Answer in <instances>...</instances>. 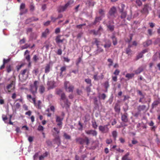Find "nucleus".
Wrapping results in <instances>:
<instances>
[{
	"mask_svg": "<svg viewBox=\"0 0 160 160\" xmlns=\"http://www.w3.org/2000/svg\"><path fill=\"white\" fill-rule=\"evenodd\" d=\"M152 41L151 40H148L146 42L143 43V46L144 47L148 46L152 44Z\"/></svg>",
	"mask_w": 160,
	"mask_h": 160,
	"instance_id": "nucleus-33",
	"label": "nucleus"
},
{
	"mask_svg": "<svg viewBox=\"0 0 160 160\" xmlns=\"http://www.w3.org/2000/svg\"><path fill=\"white\" fill-rule=\"evenodd\" d=\"M160 103V100H156L153 102L152 105V108L153 109Z\"/></svg>",
	"mask_w": 160,
	"mask_h": 160,
	"instance_id": "nucleus-26",
	"label": "nucleus"
},
{
	"mask_svg": "<svg viewBox=\"0 0 160 160\" xmlns=\"http://www.w3.org/2000/svg\"><path fill=\"white\" fill-rule=\"evenodd\" d=\"M29 53L30 52L28 50H26L25 51L24 54V55H25L27 53L28 54V55L25 56V59L27 60V62L29 63V65H30L31 64L30 56L29 55Z\"/></svg>",
	"mask_w": 160,
	"mask_h": 160,
	"instance_id": "nucleus-16",
	"label": "nucleus"
},
{
	"mask_svg": "<svg viewBox=\"0 0 160 160\" xmlns=\"http://www.w3.org/2000/svg\"><path fill=\"white\" fill-rule=\"evenodd\" d=\"M112 134L114 140L116 141L118 134L117 131H113L112 132Z\"/></svg>",
	"mask_w": 160,
	"mask_h": 160,
	"instance_id": "nucleus-37",
	"label": "nucleus"
},
{
	"mask_svg": "<svg viewBox=\"0 0 160 160\" xmlns=\"http://www.w3.org/2000/svg\"><path fill=\"white\" fill-rule=\"evenodd\" d=\"M76 142L81 145L86 144L88 146L89 143V140L88 137H86L84 138H78L76 139Z\"/></svg>",
	"mask_w": 160,
	"mask_h": 160,
	"instance_id": "nucleus-4",
	"label": "nucleus"
},
{
	"mask_svg": "<svg viewBox=\"0 0 160 160\" xmlns=\"http://www.w3.org/2000/svg\"><path fill=\"white\" fill-rule=\"evenodd\" d=\"M91 1L92 0H87V1L86 2V5H88L89 7L91 6L93 7L95 4V2Z\"/></svg>",
	"mask_w": 160,
	"mask_h": 160,
	"instance_id": "nucleus-21",
	"label": "nucleus"
},
{
	"mask_svg": "<svg viewBox=\"0 0 160 160\" xmlns=\"http://www.w3.org/2000/svg\"><path fill=\"white\" fill-rule=\"evenodd\" d=\"M109 125V123H108L107 124L103 126L100 125L99 127V130L102 133H108L109 131V128L108 127Z\"/></svg>",
	"mask_w": 160,
	"mask_h": 160,
	"instance_id": "nucleus-5",
	"label": "nucleus"
},
{
	"mask_svg": "<svg viewBox=\"0 0 160 160\" xmlns=\"http://www.w3.org/2000/svg\"><path fill=\"white\" fill-rule=\"evenodd\" d=\"M131 52V50L129 48H128L126 50V53L127 54L129 55Z\"/></svg>",
	"mask_w": 160,
	"mask_h": 160,
	"instance_id": "nucleus-62",
	"label": "nucleus"
},
{
	"mask_svg": "<svg viewBox=\"0 0 160 160\" xmlns=\"http://www.w3.org/2000/svg\"><path fill=\"white\" fill-rule=\"evenodd\" d=\"M85 82L88 84L90 86H91L92 84L91 83V80L89 78L85 79Z\"/></svg>",
	"mask_w": 160,
	"mask_h": 160,
	"instance_id": "nucleus-41",
	"label": "nucleus"
},
{
	"mask_svg": "<svg viewBox=\"0 0 160 160\" xmlns=\"http://www.w3.org/2000/svg\"><path fill=\"white\" fill-rule=\"evenodd\" d=\"M49 33V30L48 28H47L45 31L42 32V37L46 38L48 35Z\"/></svg>",
	"mask_w": 160,
	"mask_h": 160,
	"instance_id": "nucleus-22",
	"label": "nucleus"
},
{
	"mask_svg": "<svg viewBox=\"0 0 160 160\" xmlns=\"http://www.w3.org/2000/svg\"><path fill=\"white\" fill-rule=\"evenodd\" d=\"M61 36L60 35H58L57 36L55 40L56 42L57 43H58L60 42H62L65 39L63 38L62 39H60V38Z\"/></svg>",
	"mask_w": 160,
	"mask_h": 160,
	"instance_id": "nucleus-24",
	"label": "nucleus"
},
{
	"mask_svg": "<svg viewBox=\"0 0 160 160\" xmlns=\"http://www.w3.org/2000/svg\"><path fill=\"white\" fill-rule=\"evenodd\" d=\"M117 12L116 8L115 7L113 6L110 9L108 12L109 15L111 17H112L113 18L116 17L115 14Z\"/></svg>",
	"mask_w": 160,
	"mask_h": 160,
	"instance_id": "nucleus-7",
	"label": "nucleus"
},
{
	"mask_svg": "<svg viewBox=\"0 0 160 160\" xmlns=\"http://www.w3.org/2000/svg\"><path fill=\"white\" fill-rule=\"evenodd\" d=\"M102 20V18L101 17H96L95 18V21L93 22V24L96 25L98 22H99Z\"/></svg>",
	"mask_w": 160,
	"mask_h": 160,
	"instance_id": "nucleus-34",
	"label": "nucleus"
},
{
	"mask_svg": "<svg viewBox=\"0 0 160 160\" xmlns=\"http://www.w3.org/2000/svg\"><path fill=\"white\" fill-rule=\"evenodd\" d=\"M112 39L113 44L114 45H116L117 43V40L115 37L113 35L111 37Z\"/></svg>",
	"mask_w": 160,
	"mask_h": 160,
	"instance_id": "nucleus-31",
	"label": "nucleus"
},
{
	"mask_svg": "<svg viewBox=\"0 0 160 160\" xmlns=\"http://www.w3.org/2000/svg\"><path fill=\"white\" fill-rule=\"evenodd\" d=\"M149 8V4H146L144 5L143 8L141 10V12L142 14H148L149 13L148 8Z\"/></svg>",
	"mask_w": 160,
	"mask_h": 160,
	"instance_id": "nucleus-11",
	"label": "nucleus"
},
{
	"mask_svg": "<svg viewBox=\"0 0 160 160\" xmlns=\"http://www.w3.org/2000/svg\"><path fill=\"white\" fill-rule=\"evenodd\" d=\"M60 71H61V72H60V76H61L62 75V72H63L66 71V67H65V66H63V67H62L60 68Z\"/></svg>",
	"mask_w": 160,
	"mask_h": 160,
	"instance_id": "nucleus-39",
	"label": "nucleus"
},
{
	"mask_svg": "<svg viewBox=\"0 0 160 160\" xmlns=\"http://www.w3.org/2000/svg\"><path fill=\"white\" fill-rule=\"evenodd\" d=\"M68 7L66 6V4L64 6H61L59 8L58 11L59 12H63Z\"/></svg>",
	"mask_w": 160,
	"mask_h": 160,
	"instance_id": "nucleus-23",
	"label": "nucleus"
},
{
	"mask_svg": "<svg viewBox=\"0 0 160 160\" xmlns=\"http://www.w3.org/2000/svg\"><path fill=\"white\" fill-rule=\"evenodd\" d=\"M107 27L109 28L111 31H112L114 30V26L113 25H111L110 24V22H109V24L107 25Z\"/></svg>",
	"mask_w": 160,
	"mask_h": 160,
	"instance_id": "nucleus-36",
	"label": "nucleus"
},
{
	"mask_svg": "<svg viewBox=\"0 0 160 160\" xmlns=\"http://www.w3.org/2000/svg\"><path fill=\"white\" fill-rule=\"evenodd\" d=\"M44 128L41 125H39L38 127V130L39 131H42L43 130Z\"/></svg>",
	"mask_w": 160,
	"mask_h": 160,
	"instance_id": "nucleus-61",
	"label": "nucleus"
},
{
	"mask_svg": "<svg viewBox=\"0 0 160 160\" xmlns=\"http://www.w3.org/2000/svg\"><path fill=\"white\" fill-rule=\"evenodd\" d=\"M120 101L118 100L115 104L114 107V109L115 112L118 113H119L121 110L120 105Z\"/></svg>",
	"mask_w": 160,
	"mask_h": 160,
	"instance_id": "nucleus-10",
	"label": "nucleus"
},
{
	"mask_svg": "<svg viewBox=\"0 0 160 160\" xmlns=\"http://www.w3.org/2000/svg\"><path fill=\"white\" fill-rule=\"evenodd\" d=\"M25 4H24L23 3H22L21 4V5H20V9L21 10V12L20 13V14L21 15H22L23 14L27 12L28 11L27 9H26L24 12L23 11V10H22V9H24L25 8Z\"/></svg>",
	"mask_w": 160,
	"mask_h": 160,
	"instance_id": "nucleus-19",
	"label": "nucleus"
},
{
	"mask_svg": "<svg viewBox=\"0 0 160 160\" xmlns=\"http://www.w3.org/2000/svg\"><path fill=\"white\" fill-rule=\"evenodd\" d=\"M32 59L35 62H37V61L39 59V58L38 57V56L37 55H35L33 56Z\"/></svg>",
	"mask_w": 160,
	"mask_h": 160,
	"instance_id": "nucleus-47",
	"label": "nucleus"
},
{
	"mask_svg": "<svg viewBox=\"0 0 160 160\" xmlns=\"http://www.w3.org/2000/svg\"><path fill=\"white\" fill-rule=\"evenodd\" d=\"M39 82L38 81H34L33 84H31L30 85L29 91L34 97L37 92V90Z\"/></svg>",
	"mask_w": 160,
	"mask_h": 160,
	"instance_id": "nucleus-3",
	"label": "nucleus"
},
{
	"mask_svg": "<svg viewBox=\"0 0 160 160\" xmlns=\"http://www.w3.org/2000/svg\"><path fill=\"white\" fill-rule=\"evenodd\" d=\"M111 45V43L109 40H108L104 45V47L105 48H109Z\"/></svg>",
	"mask_w": 160,
	"mask_h": 160,
	"instance_id": "nucleus-30",
	"label": "nucleus"
},
{
	"mask_svg": "<svg viewBox=\"0 0 160 160\" xmlns=\"http://www.w3.org/2000/svg\"><path fill=\"white\" fill-rule=\"evenodd\" d=\"M104 86L105 88L107 89V88L109 87V83L108 81H106L104 83Z\"/></svg>",
	"mask_w": 160,
	"mask_h": 160,
	"instance_id": "nucleus-53",
	"label": "nucleus"
},
{
	"mask_svg": "<svg viewBox=\"0 0 160 160\" xmlns=\"http://www.w3.org/2000/svg\"><path fill=\"white\" fill-rule=\"evenodd\" d=\"M54 138L53 139V141L55 142L58 146L61 143V141L59 136L54 137Z\"/></svg>",
	"mask_w": 160,
	"mask_h": 160,
	"instance_id": "nucleus-18",
	"label": "nucleus"
},
{
	"mask_svg": "<svg viewBox=\"0 0 160 160\" xmlns=\"http://www.w3.org/2000/svg\"><path fill=\"white\" fill-rule=\"evenodd\" d=\"M136 3L139 6H141L142 4V3L141 0H136Z\"/></svg>",
	"mask_w": 160,
	"mask_h": 160,
	"instance_id": "nucleus-49",
	"label": "nucleus"
},
{
	"mask_svg": "<svg viewBox=\"0 0 160 160\" xmlns=\"http://www.w3.org/2000/svg\"><path fill=\"white\" fill-rule=\"evenodd\" d=\"M143 54L142 52L139 53L137 57V60H138L139 58H142L143 56Z\"/></svg>",
	"mask_w": 160,
	"mask_h": 160,
	"instance_id": "nucleus-57",
	"label": "nucleus"
},
{
	"mask_svg": "<svg viewBox=\"0 0 160 160\" xmlns=\"http://www.w3.org/2000/svg\"><path fill=\"white\" fill-rule=\"evenodd\" d=\"M30 47V45L27 43L25 44L24 46L22 47V49H26Z\"/></svg>",
	"mask_w": 160,
	"mask_h": 160,
	"instance_id": "nucleus-59",
	"label": "nucleus"
},
{
	"mask_svg": "<svg viewBox=\"0 0 160 160\" xmlns=\"http://www.w3.org/2000/svg\"><path fill=\"white\" fill-rule=\"evenodd\" d=\"M52 135L53 137L59 136V134L60 133V130L57 128H54L52 130Z\"/></svg>",
	"mask_w": 160,
	"mask_h": 160,
	"instance_id": "nucleus-15",
	"label": "nucleus"
},
{
	"mask_svg": "<svg viewBox=\"0 0 160 160\" xmlns=\"http://www.w3.org/2000/svg\"><path fill=\"white\" fill-rule=\"evenodd\" d=\"M63 119L61 118L59 116H57L56 117V121L57 122H62Z\"/></svg>",
	"mask_w": 160,
	"mask_h": 160,
	"instance_id": "nucleus-54",
	"label": "nucleus"
},
{
	"mask_svg": "<svg viewBox=\"0 0 160 160\" xmlns=\"http://www.w3.org/2000/svg\"><path fill=\"white\" fill-rule=\"evenodd\" d=\"M29 70L28 69H25L22 70L21 72V74L23 76L27 72L28 73L29 72Z\"/></svg>",
	"mask_w": 160,
	"mask_h": 160,
	"instance_id": "nucleus-38",
	"label": "nucleus"
},
{
	"mask_svg": "<svg viewBox=\"0 0 160 160\" xmlns=\"http://www.w3.org/2000/svg\"><path fill=\"white\" fill-rule=\"evenodd\" d=\"M10 60V58H8V59H3V63L5 64L6 63L9 62Z\"/></svg>",
	"mask_w": 160,
	"mask_h": 160,
	"instance_id": "nucleus-60",
	"label": "nucleus"
},
{
	"mask_svg": "<svg viewBox=\"0 0 160 160\" xmlns=\"http://www.w3.org/2000/svg\"><path fill=\"white\" fill-rule=\"evenodd\" d=\"M137 109L139 112L141 111L146 112L147 110V107L145 105H139L137 108Z\"/></svg>",
	"mask_w": 160,
	"mask_h": 160,
	"instance_id": "nucleus-14",
	"label": "nucleus"
},
{
	"mask_svg": "<svg viewBox=\"0 0 160 160\" xmlns=\"http://www.w3.org/2000/svg\"><path fill=\"white\" fill-rule=\"evenodd\" d=\"M50 64H48L46 65L45 68V72L47 73L50 71Z\"/></svg>",
	"mask_w": 160,
	"mask_h": 160,
	"instance_id": "nucleus-25",
	"label": "nucleus"
},
{
	"mask_svg": "<svg viewBox=\"0 0 160 160\" xmlns=\"http://www.w3.org/2000/svg\"><path fill=\"white\" fill-rule=\"evenodd\" d=\"M39 156L38 152H37L35 153L34 155L33 156V158L34 160H36L38 158Z\"/></svg>",
	"mask_w": 160,
	"mask_h": 160,
	"instance_id": "nucleus-55",
	"label": "nucleus"
},
{
	"mask_svg": "<svg viewBox=\"0 0 160 160\" xmlns=\"http://www.w3.org/2000/svg\"><path fill=\"white\" fill-rule=\"evenodd\" d=\"M33 72H34L36 75H37L39 72L38 69L37 68L33 70Z\"/></svg>",
	"mask_w": 160,
	"mask_h": 160,
	"instance_id": "nucleus-64",
	"label": "nucleus"
},
{
	"mask_svg": "<svg viewBox=\"0 0 160 160\" xmlns=\"http://www.w3.org/2000/svg\"><path fill=\"white\" fill-rule=\"evenodd\" d=\"M121 8L119 9V12H122L124 11V9L125 7V5L123 4H121Z\"/></svg>",
	"mask_w": 160,
	"mask_h": 160,
	"instance_id": "nucleus-46",
	"label": "nucleus"
},
{
	"mask_svg": "<svg viewBox=\"0 0 160 160\" xmlns=\"http://www.w3.org/2000/svg\"><path fill=\"white\" fill-rule=\"evenodd\" d=\"M99 13L101 15H103L105 14L104 11L101 9H99Z\"/></svg>",
	"mask_w": 160,
	"mask_h": 160,
	"instance_id": "nucleus-51",
	"label": "nucleus"
},
{
	"mask_svg": "<svg viewBox=\"0 0 160 160\" xmlns=\"http://www.w3.org/2000/svg\"><path fill=\"white\" fill-rule=\"evenodd\" d=\"M112 142L111 139H107L106 140V143L108 144H111Z\"/></svg>",
	"mask_w": 160,
	"mask_h": 160,
	"instance_id": "nucleus-58",
	"label": "nucleus"
},
{
	"mask_svg": "<svg viewBox=\"0 0 160 160\" xmlns=\"http://www.w3.org/2000/svg\"><path fill=\"white\" fill-rule=\"evenodd\" d=\"M121 13L120 18L122 19H124L126 17L127 15V12L126 11H122V12H120Z\"/></svg>",
	"mask_w": 160,
	"mask_h": 160,
	"instance_id": "nucleus-28",
	"label": "nucleus"
},
{
	"mask_svg": "<svg viewBox=\"0 0 160 160\" xmlns=\"http://www.w3.org/2000/svg\"><path fill=\"white\" fill-rule=\"evenodd\" d=\"M143 68L142 66L139 67L137 70L134 71L135 74H138L142 72L143 70Z\"/></svg>",
	"mask_w": 160,
	"mask_h": 160,
	"instance_id": "nucleus-20",
	"label": "nucleus"
},
{
	"mask_svg": "<svg viewBox=\"0 0 160 160\" xmlns=\"http://www.w3.org/2000/svg\"><path fill=\"white\" fill-rule=\"evenodd\" d=\"M143 98L144 97L140 98L139 100V102L142 103H146V101H142V99H143Z\"/></svg>",
	"mask_w": 160,
	"mask_h": 160,
	"instance_id": "nucleus-63",
	"label": "nucleus"
},
{
	"mask_svg": "<svg viewBox=\"0 0 160 160\" xmlns=\"http://www.w3.org/2000/svg\"><path fill=\"white\" fill-rule=\"evenodd\" d=\"M45 91V88L42 85H40L39 87V91L41 94L43 93Z\"/></svg>",
	"mask_w": 160,
	"mask_h": 160,
	"instance_id": "nucleus-29",
	"label": "nucleus"
},
{
	"mask_svg": "<svg viewBox=\"0 0 160 160\" xmlns=\"http://www.w3.org/2000/svg\"><path fill=\"white\" fill-rule=\"evenodd\" d=\"M15 82L13 81H12L10 84L7 86L6 89L8 90V92H10L14 90L15 89Z\"/></svg>",
	"mask_w": 160,
	"mask_h": 160,
	"instance_id": "nucleus-8",
	"label": "nucleus"
},
{
	"mask_svg": "<svg viewBox=\"0 0 160 160\" xmlns=\"http://www.w3.org/2000/svg\"><path fill=\"white\" fill-rule=\"evenodd\" d=\"M27 98L28 100L31 102L33 103L34 106L38 109L41 108L42 102L40 100H38L37 102H36V98H32L31 95L28 94L27 95Z\"/></svg>",
	"mask_w": 160,
	"mask_h": 160,
	"instance_id": "nucleus-1",
	"label": "nucleus"
},
{
	"mask_svg": "<svg viewBox=\"0 0 160 160\" xmlns=\"http://www.w3.org/2000/svg\"><path fill=\"white\" fill-rule=\"evenodd\" d=\"M106 97V96L104 93H102L99 95V98L100 99H102L103 100H104L105 99Z\"/></svg>",
	"mask_w": 160,
	"mask_h": 160,
	"instance_id": "nucleus-45",
	"label": "nucleus"
},
{
	"mask_svg": "<svg viewBox=\"0 0 160 160\" xmlns=\"http://www.w3.org/2000/svg\"><path fill=\"white\" fill-rule=\"evenodd\" d=\"M92 126L94 129H96L98 127V125L97 124L96 122L95 121H92Z\"/></svg>",
	"mask_w": 160,
	"mask_h": 160,
	"instance_id": "nucleus-44",
	"label": "nucleus"
},
{
	"mask_svg": "<svg viewBox=\"0 0 160 160\" xmlns=\"http://www.w3.org/2000/svg\"><path fill=\"white\" fill-rule=\"evenodd\" d=\"M48 155V153L47 152H46L44 153L42 155L40 156L39 157V160H42L44 159L45 157L47 156Z\"/></svg>",
	"mask_w": 160,
	"mask_h": 160,
	"instance_id": "nucleus-35",
	"label": "nucleus"
},
{
	"mask_svg": "<svg viewBox=\"0 0 160 160\" xmlns=\"http://www.w3.org/2000/svg\"><path fill=\"white\" fill-rule=\"evenodd\" d=\"M86 25V23H83L81 24L77 25L76 26V28H81L82 27Z\"/></svg>",
	"mask_w": 160,
	"mask_h": 160,
	"instance_id": "nucleus-56",
	"label": "nucleus"
},
{
	"mask_svg": "<svg viewBox=\"0 0 160 160\" xmlns=\"http://www.w3.org/2000/svg\"><path fill=\"white\" fill-rule=\"evenodd\" d=\"M128 114L127 113H125L122 115L121 119L122 121L125 122H127L128 121Z\"/></svg>",
	"mask_w": 160,
	"mask_h": 160,
	"instance_id": "nucleus-17",
	"label": "nucleus"
},
{
	"mask_svg": "<svg viewBox=\"0 0 160 160\" xmlns=\"http://www.w3.org/2000/svg\"><path fill=\"white\" fill-rule=\"evenodd\" d=\"M120 72V70L119 69H117L114 72L113 74L115 75V76H117L119 75Z\"/></svg>",
	"mask_w": 160,
	"mask_h": 160,
	"instance_id": "nucleus-50",
	"label": "nucleus"
},
{
	"mask_svg": "<svg viewBox=\"0 0 160 160\" xmlns=\"http://www.w3.org/2000/svg\"><path fill=\"white\" fill-rule=\"evenodd\" d=\"M64 87L66 91L68 92H72L74 87L72 85L70 84L68 81H65L64 82Z\"/></svg>",
	"mask_w": 160,
	"mask_h": 160,
	"instance_id": "nucleus-6",
	"label": "nucleus"
},
{
	"mask_svg": "<svg viewBox=\"0 0 160 160\" xmlns=\"http://www.w3.org/2000/svg\"><path fill=\"white\" fill-rule=\"evenodd\" d=\"M98 72H97L96 74L93 75V79L95 81H98Z\"/></svg>",
	"mask_w": 160,
	"mask_h": 160,
	"instance_id": "nucleus-52",
	"label": "nucleus"
},
{
	"mask_svg": "<svg viewBox=\"0 0 160 160\" xmlns=\"http://www.w3.org/2000/svg\"><path fill=\"white\" fill-rule=\"evenodd\" d=\"M85 133L88 135H91L93 136L96 137L97 135V132L95 130H90L85 131Z\"/></svg>",
	"mask_w": 160,
	"mask_h": 160,
	"instance_id": "nucleus-12",
	"label": "nucleus"
},
{
	"mask_svg": "<svg viewBox=\"0 0 160 160\" xmlns=\"http://www.w3.org/2000/svg\"><path fill=\"white\" fill-rule=\"evenodd\" d=\"M6 68L8 73H9L12 71V67L10 65L7 66Z\"/></svg>",
	"mask_w": 160,
	"mask_h": 160,
	"instance_id": "nucleus-43",
	"label": "nucleus"
},
{
	"mask_svg": "<svg viewBox=\"0 0 160 160\" xmlns=\"http://www.w3.org/2000/svg\"><path fill=\"white\" fill-rule=\"evenodd\" d=\"M47 85L49 89H52L56 86V82L53 81H50L48 82Z\"/></svg>",
	"mask_w": 160,
	"mask_h": 160,
	"instance_id": "nucleus-13",
	"label": "nucleus"
},
{
	"mask_svg": "<svg viewBox=\"0 0 160 160\" xmlns=\"http://www.w3.org/2000/svg\"><path fill=\"white\" fill-rule=\"evenodd\" d=\"M129 155V152H127L126 153L122 158V160H131V159H130L128 156Z\"/></svg>",
	"mask_w": 160,
	"mask_h": 160,
	"instance_id": "nucleus-32",
	"label": "nucleus"
},
{
	"mask_svg": "<svg viewBox=\"0 0 160 160\" xmlns=\"http://www.w3.org/2000/svg\"><path fill=\"white\" fill-rule=\"evenodd\" d=\"M74 3L73 0H69L68 2L65 4L66 6L68 7L69 6L72 5Z\"/></svg>",
	"mask_w": 160,
	"mask_h": 160,
	"instance_id": "nucleus-42",
	"label": "nucleus"
},
{
	"mask_svg": "<svg viewBox=\"0 0 160 160\" xmlns=\"http://www.w3.org/2000/svg\"><path fill=\"white\" fill-rule=\"evenodd\" d=\"M61 99L63 102H61V105L63 108H65L66 109L68 108L70 105V103L69 102L68 99L66 98L65 95L64 93H62L61 95Z\"/></svg>",
	"mask_w": 160,
	"mask_h": 160,
	"instance_id": "nucleus-2",
	"label": "nucleus"
},
{
	"mask_svg": "<svg viewBox=\"0 0 160 160\" xmlns=\"http://www.w3.org/2000/svg\"><path fill=\"white\" fill-rule=\"evenodd\" d=\"M108 62H110V63L108 64V66L110 67L112 65L113 63V61L111 58H109L108 59Z\"/></svg>",
	"mask_w": 160,
	"mask_h": 160,
	"instance_id": "nucleus-48",
	"label": "nucleus"
},
{
	"mask_svg": "<svg viewBox=\"0 0 160 160\" xmlns=\"http://www.w3.org/2000/svg\"><path fill=\"white\" fill-rule=\"evenodd\" d=\"M95 43L96 44L97 46V51L99 53H100L101 52H102L103 51V50L102 48H100L99 47L100 43V41H98L97 38L95 39Z\"/></svg>",
	"mask_w": 160,
	"mask_h": 160,
	"instance_id": "nucleus-9",
	"label": "nucleus"
},
{
	"mask_svg": "<svg viewBox=\"0 0 160 160\" xmlns=\"http://www.w3.org/2000/svg\"><path fill=\"white\" fill-rule=\"evenodd\" d=\"M134 75L135 74L133 73H128L126 74L125 77L126 78H128V80H129L133 77Z\"/></svg>",
	"mask_w": 160,
	"mask_h": 160,
	"instance_id": "nucleus-27",
	"label": "nucleus"
},
{
	"mask_svg": "<svg viewBox=\"0 0 160 160\" xmlns=\"http://www.w3.org/2000/svg\"><path fill=\"white\" fill-rule=\"evenodd\" d=\"M63 137L65 138L66 139H70L71 138V137L68 134L64 132L63 133Z\"/></svg>",
	"mask_w": 160,
	"mask_h": 160,
	"instance_id": "nucleus-40",
	"label": "nucleus"
}]
</instances>
